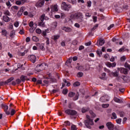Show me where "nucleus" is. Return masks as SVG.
Segmentation results:
<instances>
[{
  "label": "nucleus",
  "mask_w": 130,
  "mask_h": 130,
  "mask_svg": "<svg viewBox=\"0 0 130 130\" xmlns=\"http://www.w3.org/2000/svg\"><path fill=\"white\" fill-rule=\"evenodd\" d=\"M86 118H87V119L84 120L85 125L88 128H91V125H93L94 124L93 119L90 118V116H89V115H86Z\"/></svg>",
  "instance_id": "nucleus-1"
},
{
  "label": "nucleus",
  "mask_w": 130,
  "mask_h": 130,
  "mask_svg": "<svg viewBox=\"0 0 130 130\" xmlns=\"http://www.w3.org/2000/svg\"><path fill=\"white\" fill-rule=\"evenodd\" d=\"M75 19L77 20L78 22H83L84 17H83V14L80 12H77L75 14Z\"/></svg>",
  "instance_id": "nucleus-2"
},
{
  "label": "nucleus",
  "mask_w": 130,
  "mask_h": 130,
  "mask_svg": "<svg viewBox=\"0 0 130 130\" xmlns=\"http://www.w3.org/2000/svg\"><path fill=\"white\" fill-rule=\"evenodd\" d=\"M61 8L64 11H67L69 12L71 9H72V5H68L66 2H62L61 4Z\"/></svg>",
  "instance_id": "nucleus-3"
},
{
  "label": "nucleus",
  "mask_w": 130,
  "mask_h": 130,
  "mask_svg": "<svg viewBox=\"0 0 130 130\" xmlns=\"http://www.w3.org/2000/svg\"><path fill=\"white\" fill-rule=\"evenodd\" d=\"M45 4V0H39L35 4V6L37 8H42Z\"/></svg>",
  "instance_id": "nucleus-4"
},
{
  "label": "nucleus",
  "mask_w": 130,
  "mask_h": 130,
  "mask_svg": "<svg viewBox=\"0 0 130 130\" xmlns=\"http://www.w3.org/2000/svg\"><path fill=\"white\" fill-rule=\"evenodd\" d=\"M65 113L68 114V115H76L77 114V111L74 110L67 109L65 110Z\"/></svg>",
  "instance_id": "nucleus-5"
},
{
  "label": "nucleus",
  "mask_w": 130,
  "mask_h": 130,
  "mask_svg": "<svg viewBox=\"0 0 130 130\" xmlns=\"http://www.w3.org/2000/svg\"><path fill=\"white\" fill-rule=\"evenodd\" d=\"M2 106L3 109H4V111L6 114H7V115H10L11 113L10 111H8V109H9V107L7 105L4 104H2Z\"/></svg>",
  "instance_id": "nucleus-6"
},
{
  "label": "nucleus",
  "mask_w": 130,
  "mask_h": 130,
  "mask_svg": "<svg viewBox=\"0 0 130 130\" xmlns=\"http://www.w3.org/2000/svg\"><path fill=\"white\" fill-rule=\"evenodd\" d=\"M106 126L108 127L109 130H114V125L111 123V122H108L106 123Z\"/></svg>",
  "instance_id": "nucleus-7"
},
{
  "label": "nucleus",
  "mask_w": 130,
  "mask_h": 130,
  "mask_svg": "<svg viewBox=\"0 0 130 130\" xmlns=\"http://www.w3.org/2000/svg\"><path fill=\"white\" fill-rule=\"evenodd\" d=\"M105 64L108 68H115L116 67V63L115 62L111 63L107 61L105 63Z\"/></svg>",
  "instance_id": "nucleus-8"
},
{
  "label": "nucleus",
  "mask_w": 130,
  "mask_h": 130,
  "mask_svg": "<svg viewBox=\"0 0 130 130\" xmlns=\"http://www.w3.org/2000/svg\"><path fill=\"white\" fill-rule=\"evenodd\" d=\"M44 66H45V63H42L41 64L38 65L37 68L39 69L37 70V72H41L42 71H43V70H45Z\"/></svg>",
  "instance_id": "nucleus-9"
},
{
  "label": "nucleus",
  "mask_w": 130,
  "mask_h": 130,
  "mask_svg": "<svg viewBox=\"0 0 130 130\" xmlns=\"http://www.w3.org/2000/svg\"><path fill=\"white\" fill-rule=\"evenodd\" d=\"M28 59L32 61L33 63L36 61V56L34 55H31L28 56Z\"/></svg>",
  "instance_id": "nucleus-10"
},
{
  "label": "nucleus",
  "mask_w": 130,
  "mask_h": 130,
  "mask_svg": "<svg viewBox=\"0 0 130 130\" xmlns=\"http://www.w3.org/2000/svg\"><path fill=\"white\" fill-rule=\"evenodd\" d=\"M66 84L67 87H70V86H71V83H70V82L67 81V79H63V82L62 84V88L66 86Z\"/></svg>",
  "instance_id": "nucleus-11"
},
{
  "label": "nucleus",
  "mask_w": 130,
  "mask_h": 130,
  "mask_svg": "<svg viewBox=\"0 0 130 130\" xmlns=\"http://www.w3.org/2000/svg\"><path fill=\"white\" fill-rule=\"evenodd\" d=\"M3 19L4 21L6 22V23H8V22H10V21H11V18L7 15H4L3 16Z\"/></svg>",
  "instance_id": "nucleus-12"
},
{
  "label": "nucleus",
  "mask_w": 130,
  "mask_h": 130,
  "mask_svg": "<svg viewBox=\"0 0 130 130\" xmlns=\"http://www.w3.org/2000/svg\"><path fill=\"white\" fill-rule=\"evenodd\" d=\"M20 80L21 81V82H25V81H29L30 79L29 78H27V76H25L24 75H22L21 77H20Z\"/></svg>",
  "instance_id": "nucleus-13"
},
{
  "label": "nucleus",
  "mask_w": 130,
  "mask_h": 130,
  "mask_svg": "<svg viewBox=\"0 0 130 130\" xmlns=\"http://www.w3.org/2000/svg\"><path fill=\"white\" fill-rule=\"evenodd\" d=\"M23 12H24V8L21 7L20 10L17 13L18 17H20V16H22V15H23Z\"/></svg>",
  "instance_id": "nucleus-14"
},
{
  "label": "nucleus",
  "mask_w": 130,
  "mask_h": 130,
  "mask_svg": "<svg viewBox=\"0 0 130 130\" xmlns=\"http://www.w3.org/2000/svg\"><path fill=\"white\" fill-rule=\"evenodd\" d=\"M127 69L125 68H122L120 69V73L121 74H124V75H127Z\"/></svg>",
  "instance_id": "nucleus-15"
},
{
  "label": "nucleus",
  "mask_w": 130,
  "mask_h": 130,
  "mask_svg": "<svg viewBox=\"0 0 130 130\" xmlns=\"http://www.w3.org/2000/svg\"><path fill=\"white\" fill-rule=\"evenodd\" d=\"M113 100L115 102H116L117 103H123V101H122V100L116 97H114Z\"/></svg>",
  "instance_id": "nucleus-16"
},
{
  "label": "nucleus",
  "mask_w": 130,
  "mask_h": 130,
  "mask_svg": "<svg viewBox=\"0 0 130 130\" xmlns=\"http://www.w3.org/2000/svg\"><path fill=\"white\" fill-rule=\"evenodd\" d=\"M62 30H63L66 32H71L72 31V29L70 27H67L63 26L61 27Z\"/></svg>",
  "instance_id": "nucleus-17"
},
{
  "label": "nucleus",
  "mask_w": 130,
  "mask_h": 130,
  "mask_svg": "<svg viewBox=\"0 0 130 130\" xmlns=\"http://www.w3.org/2000/svg\"><path fill=\"white\" fill-rule=\"evenodd\" d=\"M48 76L49 78L47 77V79H51V81L52 83H54V82H56V79L51 78V74H48Z\"/></svg>",
  "instance_id": "nucleus-18"
},
{
  "label": "nucleus",
  "mask_w": 130,
  "mask_h": 130,
  "mask_svg": "<svg viewBox=\"0 0 130 130\" xmlns=\"http://www.w3.org/2000/svg\"><path fill=\"white\" fill-rule=\"evenodd\" d=\"M51 10L53 12H57L58 11V9L57 8V5H55L53 7H51Z\"/></svg>",
  "instance_id": "nucleus-19"
},
{
  "label": "nucleus",
  "mask_w": 130,
  "mask_h": 130,
  "mask_svg": "<svg viewBox=\"0 0 130 130\" xmlns=\"http://www.w3.org/2000/svg\"><path fill=\"white\" fill-rule=\"evenodd\" d=\"M37 46H39L40 49H41V50H44L45 48H44V45L43 44H37Z\"/></svg>",
  "instance_id": "nucleus-20"
},
{
  "label": "nucleus",
  "mask_w": 130,
  "mask_h": 130,
  "mask_svg": "<svg viewBox=\"0 0 130 130\" xmlns=\"http://www.w3.org/2000/svg\"><path fill=\"white\" fill-rule=\"evenodd\" d=\"M15 35H16V31L13 30L11 31L9 36L10 37H11V38H14Z\"/></svg>",
  "instance_id": "nucleus-21"
},
{
  "label": "nucleus",
  "mask_w": 130,
  "mask_h": 130,
  "mask_svg": "<svg viewBox=\"0 0 130 130\" xmlns=\"http://www.w3.org/2000/svg\"><path fill=\"white\" fill-rule=\"evenodd\" d=\"M89 108H82L81 109V112H82V113H85V112L89 111Z\"/></svg>",
  "instance_id": "nucleus-22"
},
{
  "label": "nucleus",
  "mask_w": 130,
  "mask_h": 130,
  "mask_svg": "<svg viewBox=\"0 0 130 130\" xmlns=\"http://www.w3.org/2000/svg\"><path fill=\"white\" fill-rule=\"evenodd\" d=\"M99 42V45L100 46H102V45H103V44L105 43V41H104V40H102V39H100Z\"/></svg>",
  "instance_id": "nucleus-23"
},
{
  "label": "nucleus",
  "mask_w": 130,
  "mask_h": 130,
  "mask_svg": "<svg viewBox=\"0 0 130 130\" xmlns=\"http://www.w3.org/2000/svg\"><path fill=\"white\" fill-rule=\"evenodd\" d=\"M7 34H8V31H7V30L3 29L2 30V35H3V36H7Z\"/></svg>",
  "instance_id": "nucleus-24"
},
{
  "label": "nucleus",
  "mask_w": 130,
  "mask_h": 130,
  "mask_svg": "<svg viewBox=\"0 0 130 130\" xmlns=\"http://www.w3.org/2000/svg\"><path fill=\"white\" fill-rule=\"evenodd\" d=\"M60 37V36L59 35H55L53 36V39L54 40V41H57V39H59V38Z\"/></svg>",
  "instance_id": "nucleus-25"
},
{
  "label": "nucleus",
  "mask_w": 130,
  "mask_h": 130,
  "mask_svg": "<svg viewBox=\"0 0 130 130\" xmlns=\"http://www.w3.org/2000/svg\"><path fill=\"white\" fill-rule=\"evenodd\" d=\"M13 80H14V77H11L9 79H8L7 81H6L5 83L8 84H9V83H11V82H12V81H13Z\"/></svg>",
  "instance_id": "nucleus-26"
},
{
  "label": "nucleus",
  "mask_w": 130,
  "mask_h": 130,
  "mask_svg": "<svg viewBox=\"0 0 130 130\" xmlns=\"http://www.w3.org/2000/svg\"><path fill=\"white\" fill-rule=\"evenodd\" d=\"M75 95H76V93L73 91H71V92H69L68 96H69V97L73 98V97H74V96H75Z\"/></svg>",
  "instance_id": "nucleus-27"
},
{
  "label": "nucleus",
  "mask_w": 130,
  "mask_h": 130,
  "mask_svg": "<svg viewBox=\"0 0 130 130\" xmlns=\"http://www.w3.org/2000/svg\"><path fill=\"white\" fill-rule=\"evenodd\" d=\"M4 14L5 15V16H11V13H10V11L9 10H6L4 12Z\"/></svg>",
  "instance_id": "nucleus-28"
},
{
  "label": "nucleus",
  "mask_w": 130,
  "mask_h": 130,
  "mask_svg": "<svg viewBox=\"0 0 130 130\" xmlns=\"http://www.w3.org/2000/svg\"><path fill=\"white\" fill-rule=\"evenodd\" d=\"M39 26H40L41 27H45V23L43 21H41L39 22Z\"/></svg>",
  "instance_id": "nucleus-29"
},
{
  "label": "nucleus",
  "mask_w": 130,
  "mask_h": 130,
  "mask_svg": "<svg viewBox=\"0 0 130 130\" xmlns=\"http://www.w3.org/2000/svg\"><path fill=\"white\" fill-rule=\"evenodd\" d=\"M32 40L33 41H35V42H37V41H39V39H38V38H37V37L34 36L32 38Z\"/></svg>",
  "instance_id": "nucleus-30"
},
{
  "label": "nucleus",
  "mask_w": 130,
  "mask_h": 130,
  "mask_svg": "<svg viewBox=\"0 0 130 130\" xmlns=\"http://www.w3.org/2000/svg\"><path fill=\"white\" fill-rule=\"evenodd\" d=\"M111 75L113 76V77H118V73H117V72H112L111 73Z\"/></svg>",
  "instance_id": "nucleus-31"
},
{
  "label": "nucleus",
  "mask_w": 130,
  "mask_h": 130,
  "mask_svg": "<svg viewBox=\"0 0 130 130\" xmlns=\"http://www.w3.org/2000/svg\"><path fill=\"white\" fill-rule=\"evenodd\" d=\"M112 41L113 42H116V44H118V42L119 41L118 39H116L115 38H113Z\"/></svg>",
  "instance_id": "nucleus-32"
},
{
  "label": "nucleus",
  "mask_w": 130,
  "mask_h": 130,
  "mask_svg": "<svg viewBox=\"0 0 130 130\" xmlns=\"http://www.w3.org/2000/svg\"><path fill=\"white\" fill-rule=\"evenodd\" d=\"M44 20H45V14H43L41 16L40 20L43 21Z\"/></svg>",
  "instance_id": "nucleus-33"
},
{
  "label": "nucleus",
  "mask_w": 130,
  "mask_h": 130,
  "mask_svg": "<svg viewBox=\"0 0 130 130\" xmlns=\"http://www.w3.org/2000/svg\"><path fill=\"white\" fill-rule=\"evenodd\" d=\"M47 29H46L43 31L42 32V36H44V37H45V36H46L47 35Z\"/></svg>",
  "instance_id": "nucleus-34"
},
{
  "label": "nucleus",
  "mask_w": 130,
  "mask_h": 130,
  "mask_svg": "<svg viewBox=\"0 0 130 130\" xmlns=\"http://www.w3.org/2000/svg\"><path fill=\"white\" fill-rule=\"evenodd\" d=\"M112 116H113L112 118H113V119H116L117 118V116H116V114H115V113L114 112L112 113Z\"/></svg>",
  "instance_id": "nucleus-35"
},
{
  "label": "nucleus",
  "mask_w": 130,
  "mask_h": 130,
  "mask_svg": "<svg viewBox=\"0 0 130 130\" xmlns=\"http://www.w3.org/2000/svg\"><path fill=\"white\" fill-rule=\"evenodd\" d=\"M125 59H126V57H125V56H122L120 58V61H125Z\"/></svg>",
  "instance_id": "nucleus-36"
},
{
  "label": "nucleus",
  "mask_w": 130,
  "mask_h": 130,
  "mask_svg": "<svg viewBox=\"0 0 130 130\" xmlns=\"http://www.w3.org/2000/svg\"><path fill=\"white\" fill-rule=\"evenodd\" d=\"M109 107V104H103L102 105V107H103V108H107Z\"/></svg>",
  "instance_id": "nucleus-37"
},
{
  "label": "nucleus",
  "mask_w": 130,
  "mask_h": 130,
  "mask_svg": "<svg viewBox=\"0 0 130 130\" xmlns=\"http://www.w3.org/2000/svg\"><path fill=\"white\" fill-rule=\"evenodd\" d=\"M52 26L54 27V28H56V27H57V22H53L52 23Z\"/></svg>",
  "instance_id": "nucleus-38"
},
{
  "label": "nucleus",
  "mask_w": 130,
  "mask_h": 130,
  "mask_svg": "<svg viewBox=\"0 0 130 130\" xmlns=\"http://www.w3.org/2000/svg\"><path fill=\"white\" fill-rule=\"evenodd\" d=\"M6 6H7V7H9V8H11V7H12V4H11V2L8 1L7 2H6Z\"/></svg>",
  "instance_id": "nucleus-39"
},
{
  "label": "nucleus",
  "mask_w": 130,
  "mask_h": 130,
  "mask_svg": "<svg viewBox=\"0 0 130 130\" xmlns=\"http://www.w3.org/2000/svg\"><path fill=\"white\" fill-rule=\"evenodd\" d=\"M36 33H37V34H41V33H42L41 29H40L39 28H37L36 30Z\"/></svg>",
  "instance_id": "nucleus-40"
},
{
  "label": "nucleus",
  "mask_w": 130,
  "mask_h": 130,
  "mask_svg": "<svg viewBox=\"0 0 130 130\" xmlns=\"http://www.w3.org/2000/svg\"><path fill=\"white\" fill-rule=\"evenodd\" d=\"M89 113L92 117H95V116H96V114H95L92 111H89Z\"/></svg>",
  "instance_id": "nucleus-41"
},
{
  "label": "nucleus",
  "mask_w": 130,
  "mask_h": 130,
  "mask_svg": "<svg viewBox=\"0 0 130 130\" xmlns=\"http://www.w3.org/2000/svg\"><path fill=\"white\" fill-rule=\"evenodd\" d=\"M73 86L74 87H78V86H80V82H76L74 83Z\"/></svg>",
  "instance_id": "nucleus-42"
},
{
  "label": "nucleus",
  "mask_w": 130,
  "mask_h": 130,
  "mask_svg": "<svg viewBox=\"0 0 130 130\" xmlns=\"http://www.w3.org/2000/svg\"><path fill=\"white\" fill-rule=\"evenodd\" d=\"M83 74L82 72H79L77 74V77H78V78H81V77L83 76Z\"/></svg>",
  "instance_id": "nucleus-43"
},
{
  "label": "nucleus",
  "mask_w": 130,
  "mask_h": 130,
  "mask_svg": "<svg viewBox=\"0 0 130 130\" xmlns=\"http://www.w3.org/2000/svg\"><path fill=\"white\" fill-rule=\"evenodd\" d=\"M98 28V24H96L94 25L93 28H91V31H94V30H96Z\"/></svg>",
  "instance_id": "nucleus-44"
},
{
  "label": "nucleus",
  "mask_w": 130,
  "mask_h": 130,
  "mask_svg": "<svg viewBox=\"0 0 130 130\" xmlns=\"http://www.w3.org/2000/svg\"><path fill=\"white\" fill-rule=\"evenodd\" d=\"M69 90L68 89H63L62 91V93L64 95H67L68 94V92Z\"/></svg>",
  "instance_id": "nucleus-45"
},
{
  "label": "nucleus",
  "mask_w": 130,
  "mask_h": 130,
  "mask_svg": "<svg viewBox=\"0 0 130 130\" xmlns=\"http://www.w3.org/2000/svg\"><path fill=\"white\" fill-rule=\"evenodd\" d=\"M116 121L118 124H120V123H121V119H117L116 120Z\"/></svg>",
  "instance_id": "nucleus-46"
},
{
  "label": "nucleus",
  "mask_w": 130,
  "mask_h": 130,
  "mask_svg": "<svg viewBox=\"0 0 130 130\" xmlns=\"http://www.w3.org/2000/svg\"><path fill=\"white\" fill-rule=\"evenodd\" d=\"M124 67L125 68H127V69H129V70H130V65L127 62L125 63Z\"/></svg>",
  "instance_id": "nucleus-47"
},
{
  "label": "nucleus",
  "mask_w": 130,
  "mask_h": 130,
  "mask_svg": "<svg viewBox=\"0 0 130 130\" xmlns=\"http://www.w3.org/2000/svg\"><path fill=\"white\" fill-rule=\"evenodd\" d=\"M16 113V110L12 109L11 112V115L13 116Z\"/></svg>",
  "instance_id": "nucleus-48"
},
{
  "label": "nucleus",
  "mask_w": 130,
  "mask_h": 130,
  "mask_svg": "<svg viewBox=\"0 0 130 130\" xmlns=\"http://www.w3.org/2000/svg\"><path fill=\"white\" fill-rule=\"evenodd\" d=\"M71 129L72 130H77V127L76 125H73L71 126Z\"/></svg>",
  "instance_id": "nucleus-49"
},
{
  "label": "nucleus",
  "mask_w": 130,
  "mask_h": 130,
  "mask_svg": "<svg viewBox=\"0 0 130 130\" xmlns=\"http://www.w3.org/2000/svg\"><path fill=\"white\" fill-rule=\"evenodd\" d=\"M114 27V24H111L108 27V30H110L111 28H113Z\"/></svg>",
  "instance_id": "nucleus-50"
},
{
  "label": "nucleus",
  "mask_w": 130,
  "mask_h": 130,
  "mask_svg": "<svg viewBox=\"0 0 130 130\" xmlns=\"http://www.w3.org/2000/svg\"><path fill=\"white\" fill-rule=\"evenodd\" d=\"M19 34H21V35L25 34V31H24V29L20 30L19 31Z\"/></svg>",
  "instance_id": "nucleus-51"
},
{
  "label": "nucleus",
  "mask_w": 130,
  "mask_h": 130,
  "mask_svg": "<svg viewBox=\"0 0 130 130\" xmlns=\"http://www.w3.org/2000/svg\"><path fill=\"white\" fill-rule=\"evenodd\" d=\"M16 5H17L18 6H20L21 4H22V1H17L16 2Z\"/></svg>",
  "instance_id": "nucleus-52"
},
{
  "label": "nucleus",
  "mask_w": 130,
  "mask_h": 130,
  "mask_svg": "<svg viewBox=\"0 0 130 130\" xmlns=\"http://www.w3.org/2000/svg\"><path fill=\"white\" fill-rule=\"evenodd\" d=\"M96 53L98 55H99L100 57V56H101V54H102V52H101V51H97Z\"/></svg>",
  "instance_id": "nucleus-53"
},
{
  "label": "nucleus",
  "mask_w": 130,
  "mask_h": 130,
  "mask_svg": "<svg viewBox=\"0 0 130 130\" xmlns=\"http://www.w3.org/2000/svg\"><path fill=\"white\" fill-rule=\"evenodd\" d=\"M4 85H7V83H6V81H2L0 82V86H4Z\"/></svg>",
  "instance_id": "nucleus-54"
},
{
  "label": "nucleus",
  "mask_w": 130,
  "mask_h": 130,
  "mask_svg": "<svg viewBox=\"0 0 130 130\" xmlns=\"http://www.w3.org/2000/svg\"><path fill=\"white\" fill-rule=\"evenodd\" d=\"M78 98H79V94H77L75 95V97L73 99V100L75 101V100H78Z\"/></svg>",
  "instance_id": "nucleus-55"
},
{
  "label": "nucleus",
  "mask_w": 130,
  "mask_h": 130,
  "mask_svg": "<svg viewBox=\"0 0 130 130\" xmlns=\"http://www.w3.org/2000/svg\"><path fill=\"white\" fill-rule=\"evenodd\" d=\"M90 44H92V42H91V41L86 43L85 45H86V46H90Z\"/></svg>",
  "instance_id": "nucleus-56"
},
{
  "label": "nucleus",
  "mask_w": 130,
  "mask_h": 130,
  "mask_svg": "<svg viewBox=\"0 0 130 130\" xmlns=\"http://www.w3.org/2000/svg\"><path fill=\"white\" fill-rule=\"evenodd\" d=\"M93 21L94 23H96V22H97V17L96 16H93Z\"/></svg>",
  "instance_id": "nucleus-57"
},
{
  "label": "nucleus",
  "mask_w": 130,
  "mask_h": 130,
  "mask_svg": "<svg viewBox=\"0 0 130 130\" xmlns=\"http://www.w3.org/2000/svg\"><path fill=\"white\" fill-rule=\"evenodd\" d=\"M21 79H17L16 80V82L17 83V84H21Z\"/></svg>",
  "instance_id": "nucleus-58"
},
{
  "label": "nucleus",
  "mask_w": 130,
  "mask_h": 130,
  "mask_svg": "<svg viewBox=\"0 0 130 130\" xmlns=\"http://www.w3.org/2000/svg\"><path fill=\"white\" fill-rule=\"evenodd\" d=\"M104 70L105 72H106L107 73H110V70H109V69H108L106 68H104Z\"/></svg>",
  "instance_id": "nucleus-59"
},
{
  "label": "nucleus",
  "mask_w": 130,
  "mask_h": 130,
  "mask_svg": "<svg viewBox=\"0 0 130 130\" xmlns=\"http://www.w3.org/2000/svg\"><path fill=\"white\" fill-rule=\"evenodd\" d=\"M14 26H15V27H18L19 26V22L16 21L14 23Z\"/></svg>",
  "instance_id": "nucleus-60"
},
{
  "label": "nucleus",
  "mask_w": 130,
  "mask_h": 130,
  "mask_svg": "<svg viewBox=\"0 0 130 130\" xmlns=\"http://www.w3.org/2000/svg\"><path fill=\"white\" fill-rule=\"evenodd\" d=\"M61 18L62 19H64V18H66V14L64 13H61Z\"/></svg>",
  "instance_id": "nucleus-61"
},
{
  "label": "nucleus",
  "mask_w": 130,
  "mask_h": 130,
  "mask_svg": "<svg viewBox=\"0 0 130 130\" xmlns=\"http://www.w3.org/2000/svg\"><path fill=\"white\" fill-rule=\"evenodd\" d=\"M92 4V2L91 1L87 2V7H91V5Z\"/></svg>",
  "instance_id": "nucleus-62"
},
{
  "label": "nucleus",
  "mask_w": 130,
  "mask_h": 130,
  "mask_svg": "<svg viewBox=\"0 0 130 130\" xmlns=\"http://www.w3.org/2000/svg\"><path fill=\"white\" fill-rule=\"evenodd\" d=\"M110 61H111L112 62H113V61H114L115 60V58L113 56H112L111 58L110 59Z\"/></svg>",
  "instance_id": "nucleus-63"
},
{
  "label": "nucleus",
  "mask_w": 130,
  "mask_h": 130,
  "mask_svg": "<svg viewBox=\"0 0 130 130\" xmlns=\"http://www.w3.org/2000/svg\"><path fill=\"white\" fill-rule=\"evenodd\" d=\"M73 45H77V44H78V41L76 40L73 41Z\"/></svg>",
  "instance_id": "nucleus-64"
}]
</instances>
